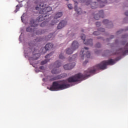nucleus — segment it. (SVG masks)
Returning <instances> with one entry per match:
<instances>
[{
    "instance_id": "obj_1",
    "label": "nucleus",
    "mask_w": 128,
    "mask_h": 128,
    "mask_svg": "<svg viewBox=\"0 0 128 128\" xmlns=\"http://www.w3.org/2000/svg\"><path fill=\"white\" fill-rule=\"evenodd\" d=\"M116 64L114 60L110 59L108 60L102 61L100 64H98L92 68H89L87 70L84 71V74L78 73L68 78V82H80L82 80H86V78L90 76V74H94L98 70H106L107 66H114Z\"/></svg>"
},
{
    "instance_id": "obj_2",
    "label": "nucleus",
    "mask_w": 128,
    "mask_h": 128,
    "mask_svg": "<svg viewBox=\"0 0 128 128\" xmlns=\"http://www.w3.org/2000/svg\"><path fill=\"white\" fill-rule=\"evenodd\" d=\"M34 4H37L36 10H38L40 14H45L48 16V12H50L52 10V7L46 6V4L41 2L40 0L35 2Z\"/></svg>"
},
{
    "instance_id": "obj_3",
    "label": "nucleus",
    "mask_w": 128,
    "mask_h": 128,
    "mask_svg": "<svg viewBox=\"0 0 128 128\" xmlns=\"http://www.w3.org/2000/svg\"><path fill=\"white\" fill-rule=\"evenodd\" d=\"M30 26L26 28V30L28 32H33L32 34V38H34L36 35L39 36L40 34H44L46 31L42 30H38L36 26H38V24L34 22V20H31L30 22Z\"/></svg>"
},
{
    "instance_id": "obj_4",
    "label": "nucleus",
    "mask_w": 128,
    "mask_h": 128,
    "mask_svg": "<svg viewBox=\"0 0 128 128\" xmlns=\"http://www.w3.org/2000/svg\"><path fill=\"white\" fill-rule=\"evenodd\" d=\"M30 26L26 28V30L28 32H33L32 34V38H34L36 35L39 36L40 34H44L46 31L42 30H38L36 26H38V24L34 22V20H31L30 22Z\"/></svg>"
},
{
    "instance_id": "obj_5",
    "label": "nucleus",
    "mask_w": 128,
    "mask_h": 128,
    "mask_svg": "<svg viewBox=\"0 0 128 128\" xmlns=\"http://www.w3.org/2000/svg\"><path fill=\"white\" fill-rule=\"evenodd\" d=\"M70 85L66 83V80H63L61 83H59L58 82H52V86L50 87V90L52 92L56 90H66L70 88Z\"/></svg>"
},
{
    "instance_id": "obj_6",
    "label": "nucleus",
    "mask_w": 128,
    "mask_h": 128,
    "mask_svg": "<svg viewBox=\"0 0 128 128\" xmlns=\"http://www.w3.org/2000/svg\"><path fill=\"white\" fill-rule=\"evenodd\" d=\"M78 42L76 41H74L72 44L71 48L66 50L67 54H72V52L78 48Z\"/></svg>"
},
{
    "instance_id": "obj_7",
    "label": "nucleus",
    "mask_w": 128,
    "mask_h": 128,
    "mask_svg": "<svg viewBox=\"0 0 128 128\" xmlns=\"http://www.w3.org/2000/svg\"><path fill=\"white\" fill-rule=\"evenodd\" d=\"M80 56L82 60L84 58H90V52H88V48L84 47L80 52Z\"/></svg>"
},
{
    "instance_id": "obj_8",
    "label": "nucleus",
    "mask_w": 128,
    "mask_h": 128,
    "mask_svg": "<svg viewBox=\"0 0 128 128\" xmlns=\"http://www.w3.org/2000/svg\"><path fill=\"white\" fill-rule=\"evenodd\" d=\"M54 48V44L52 43H48L46 44L44 47L41 48L42 50V54H46L48 50H52Z\"/></svg>"
},
{
    "instance_id": "obj_9",
    "label": "nucleus",
    "mask_w": 128,
    "mask_h": 128,
    "mask_svg": "<svg viewBox=\"0 0 128 128\" xmlns=\"http://www.w3.org/2000/svg\"><path fill=\"white\" fill-rule=\"evenodd\" d=\"M61 16H62V12H59L57 13L55 15L54 18L51 23L52 26L54 25L55 24H58V18H61Z\"/></svg>"
},
{
    "instance_id": "obj_10",
    "label": "nucleus",
    "mask_w": 128,
    "mask_h": 128,
    "mask_svg": "<svg viewBox=\"0 0 128 128\" xmlns=\"http://www.w3.org/2000/svg\"><path fill=\"white\" fill-rule=\"evenodd\" d=\"M80 38L84 40V44L90 46H92V40L90 39L86 41V35L84 34H82Z\"/></svg>"
},
{
    "instance_id": "obj_11",
    "label": "nucleus",
    "mask_w": 128,
    "mask_h": 128,
    "mask_svg": "<svg viewBox=\"0 0 128 128\" xmlns=\"http://www.w3.org/2000/svg\"><path fill=\"white\" fill-rule=\"evenodd\" d=\"M92 0H88L86 2V6H90V8L92 9L96 8H98V3L96 2H92Z\"/></svg>"
},
{
    "instance_id": "obj_12",
    "label": "nucleus",
    "mask_w": 128,
    "mask_h": 128,
    "mask_svg": "<svg viewBox=\"0 0 128 128\" xmlns=\"http://www.w3.org/2000/svg\"><path fill=\"white\" fill-rule=\"evenodd\" d=\"M54 52H52L51 53H50L49 54H47L46 56H45V60L42 61L40 62V64L42 66H44V64H46V63L48 62L50 60V58L52 56V54Z\"/></svg>"
},
{
    "instance_id": "obj_13",
    "label": "nucleus",
    "mask_w": 128,
    "mask_h": 128,
    "mask_svg": "<svg viewBox=\"0 0 128 128\" xmlns=\"http://www.w3.org/2000/svg\"><path fill=\"white\" fill-rule=\"evenodd\" d=\"M94 18L96 20H100V18H104V10H100L99 11L98 14H96L94 15Z\"/></svg>"
},
{
    "instance_id": "obj_14",
    "label": "nucleus",
    "mask_w": 128,
    "mask_h": 128,
    "mask_svg": "<svg viewBox=\"0 0 128 128\" xmlns=\"http://www.w3.org/2000/svg\"><path fill=\"white\" fill-rule=\"evenodd\" d=\"M46 16H48V15H45L44 14H41L36 18V21L34 20V22H36V24H37V26H38V22H42V20H44V18H46Z\"/></svg>"
},
{
    "instance_id": "obj_15",
    "label": "nucleus",
    "mask_w": 128,
    "mask_h": 128,
    "mask_svg": "<svg viewBox=\"0 0 128 128\" xmlns=\"http://www.w3.org/2000/svg\"><path fill=\"white\" fill-rule=\"evenodd\" d=\"M44 38H36L34 39V41H32L30 43H29V46H34L36 44L37 42H42Z\"/></svg>"
},
{
    "instance_id": "obj_16",
    "label": "nucleus",
    "mask_w": 128,
    "mask_h": 128,
    "mask_svg": "<svg viewBox=\"0 0 128 128\" xmlns=\"http://www.w3.org/2000/svg\"><path fill=\"white\" fill-rule=\"evenodd\" d=\"M74 66H76V63L72 62L69 64L64 65V70H72V68H74Z\"/></svg>"
},
{
    "instance_id": "obj_17",
    "label": "nucleus",
    "mask_w": 128,
    "mask_h": 128,
    "mask_svg": "<svg viewBox=\"0 0 128 128\" xmlns=\"http://www.w3.org/2000/svg\"><path fill=\"white\" fill-rule=\"evenodd\" d=\"M66 24H68V22L64 20H63L58 24L57 28L58 30H62V28H64V26H66Z\"/></svg>"
},
{
    "instance_id": "obj_18",
    "label": "nucleus",
    "mask_w": 128,
    "mask_h": 128,
    "mask_svg": "<svg viewBox=\"0 0 128 128\" xmlns=\"http://www.w3.org/2000/svg\"><path fill=\"white\" fill-rule=\"evenodd\" d=\"M102 22L104 24H107V28H112V23L109 22L108 20H104Z\"/></svg>"
},
{
    "instance_id": "obj_19",
    "label": "nucleus",
    "mask_w": 128,
    "mask_h": 128,
    "mask_svg": "<svg viewBox=\"0 0 128 128\" xmlns=\"http://www.w3.org/2000/svg\"><path fill=\"white\" fill-rule=\"evenodd\" d=\"M76 4H78V2H76L75 3L74 10L76 11V12H77L78 14H80L82 12V8H78V6H76Z\"/></svg>"
},
{
    "instance_id": "obj_20",
    "label": "nucleus",
    "mask_w": 128,
    "mask_h": 128,
    "mask_svg": "<svg viewBox=\"0 0 128 128\" xmlns=\"http://www.w3.org/2000/svg\"><path fill=\"white\" fill-rule=\"evenodd\" d=\"M104 32V28H100L98 31L96 32H93V34H94V36H100V32Z\"/></svg>"
},
{
    "instance_id": "obj_21",
    "label": "nucleus",
    "mask_w": 128,
    "mask_h": 128,
    "mask_svg": "<svg viewBox=\"0 0 128 128\" xmlns=\"http://www.w3.org/2000/svg\"><path fill=\"white\" fill-rule=\"evenodd\" d=\"M97 1L98 2H99L100 4V8H104L105 4H108V2H106V0L103 2V1H100V0H97Z\"/></svg>"
},
{
    "instance_id": "obj_22",
    "label": "nucleus",
    "mask_w": 128,
    "mask_h": 128,
    "mask_svg": "<svg viewBox=\"0 0 128 128\" xmlns=\"http://www.w3.org/2000/svg\"><path fill=\"white\" fill-rule=\"evenodd\" d=\"M40 54H34L33 55V56L31 58V60H38L40 56Z\"/></svg>"
},
{
    "instance_id": "obj_23",
    "label": "nucleus",
    "mask_w": 128,
    "mask_h": 128,
    "mask_svg": "<svg viewBox=\"0 0 128 128\" xmlns=\"http://www.w3.org/2000/svg\"><path fill=\"white\" fill-rule=\"evenodd\" d=\"M60 70L56 68H54L52 70V74H60Z\"/></svg>"
},
{
    "instance_id": "obj_24",
    "label": "nucleus",
    "mask_w": 128,
    "mask_h": 128,
    "mask_svg": "<svg viewBox=\"0 0 128 128\" xmlns=\"http://www.w3.org/2000/svg\"><path fill=\"white\" fill-rule=\"evenodd\" d=\"M54 66L56 68H60V66H62V63L60 62V61L58 60L54 62Z\"/></svg>"
},
{
    "instance_id": "obj_25",
    "label": "nucleus",
    "mask_w": 128,
    "mask_h": 128,
    "mask_svg": "<svg viewBox=\"0 0 128 128\" xmlns=\"http://www.w3.org/2000/svg\"><path fill=\"white\" fill-rule=\"evenodd\" d=\"M46 26V22H44L40 24V26L41 28H44Z\"/></svg>"
},
{
    "instance_id": "obj_26",
    "label": "nucleus",
    "mask_w": 128,
    "mask_h": 128,
    "mask_svg": "<svg viewBox=\"0 0 128 128\" xmlns=\"http://www.w3.org/2000/svg\"><path fill=\"white\" fill-rule=\"evenodd\" d=\"M59 58H60V60H64V54H60L59 55Z\"/></svg>"
},
{
    "instance_id": "obj_27",
    "label": "nucleus",
    "mask_w": 128,
    "mask_h": 128,
    "mask_svg": "<svg viewBox=\"0 0 128 128\" xmlns=\"http://www.w3.org/2000/svg\"><path fill=\"white\" fill-rule=\"evenodd\" d=\"M18 10H20V6H18V5H17L16 6V9L15 10V12H18Z\"/></svg>"
},
{
    "instance_id": "obj_28",
    "label": "nucleus",
    "mask_w": 128,
    "mask_h": 128,
    "mask_svg": "<svg viewBox=\"0 0 128 128\" xmlns=\"http://www.w3.org/2000/svg\"><path fill=\"white\" fill-rule=\"evenodd\" d=\"M68 6L69 10H72V6L71 4H68Z\"/></svg>"
},
{
    "instance_id": "obj_29",
    "label": "nucleus",
    "mask_w": 128,
    "mask_h": 128,
    "mask_svg": "<svg viewBox=\"0 0 128 128\" xmlns=\"http://www.w3.org/2000/svg\"><path fill=\"white\" fill-rule=\"evenodd\" d=\"M96 26H97V28H99V26H100V22H96Z\"/></svg>"
},
{
    "instance_id": "obj_30",
    "label": "nucleus",
    "mask_w": 128,
    "mask_h": 128,
    "mask_svg": "<svg viewBox=\"0 0 128 128\" xmlns=\"http://www.w3.org/2000/svg\"><path fill=\"white\" fill-rule=\"evenodd\" d=\"M96 48H100V44L97 43L96 46Z\"/></svg>"
},
{
    "instance_id": "obj_31",
    "label": "nucleus",
    "mask_w": 128,
    "mask_h": 128,
    "mask_svg": "<svg viewBox=\"0 0 128 128\" xmlns=\"http://www.w3.org/2000/svg\"><path fill=\"white\" fill-rule=\"evenodd\" d=\"M24 14H23L21 16V20H22V22H24Z\"/></svg>"
},
{
    "instance_id": "obj_32",
    "label": "nucleus",
    "mask_w": 128,
    "mask_h": 128,
    "mask_svg": "<svg viewBox=\"0 0 128 128\" xmlns=\"http://www.w3.org/2000/svg\"><path fill=\"white\" fill-rule=\"evenodd\" d=\"M52 34H50L48 36V40H50V38H52Z\"/></svg>"
},
{
    "instance_id": "obj_33",
    "label": "nucleus",
    "mask_w": 128,
    "mask_h": 128,
    "mask_svg": "<svg viewBox=\"0 0 128 128\" xmlns=\"http://www.w3.org/2000/svg\"><path fill=\"white\" fill-rule=\"evenodd\" d=\"M88 61L86 60L85 62L83 63V64H88Z\"/></svg>"
},
{
    "instance_id": "obj_34",
    "label": "nucleus",
    "mask_w": 128,
    "mask_h": 128,
    "mask_svg": "<svg viewBox=\"0 0 128 128\" xmlns=\"http://www.w3.org/2000/svg\"><path fill=\"white\" fill-rule=\"evenodd\" d=\"M44 66H40V70H44Z\"/></svg>"
},
{
    "instance_id": "obj_35",
    "label": "nucleus",
    "mask_w": 128,
    "mask_h": 128,
    "mask_svg": "<svg viewBox=\"0 0 128 128\" xmlns=\"http://www.w3.org/2000/svg\"><path fill=\"white\" fill-rule=\"evenodd\" d=\"M125 16H128V11L125 12Z\"/></svg>"
},
{
    "instance_id": "obj_36",
    "label": "nucleus",
    "mask_w": 128,
    "mask_h": 128,
    "mask_svg": "<svg viewBox=\"0 0 128 128\" xmlns=\"http://www.w3.org/2000/svg\"><path fill=\"white\" fill-rule=\"evenodd\" d=\"M54 80H58V78L56 77H55L53 78Z\"/></svg>"
},
{
    "instance_id": "obj_37",
    "label": "nucleus",
    "mask_w": 128,
    "mask_h": 128,
    "mask_svg": "<svg viewBox=\"0 0 128 128\" xmlns=\"http://www.w3.org/2000/svg\"><path fill=\"white\" fill-rule=\"evenodd\" d=\"M114 38V36H111L110 38Z\"/></svg>"
},
{
    "instance_id": "obj_38",
    "label": "nucleus",
    "mask_w": 128,
    "mask_h": 128,
    "mask_svg": "<svg viewBox=\"0 0 128 128\" xmlns=\"http://www.w3.org/2000/svg\"><path fill=\"white\" fill-rule=\"evenodd\" d=\"M120 31H118V32H117V34H120Z\"/></svg>"
},
{
    "instance_id": "obj_39",
    "label": "nucleus",
    "mask_w": 128,
    "mask_h": 128,
    "mask_svg": "<svg viewBox=\"0 0 128 128\" xmlns=\"http://www.w3.org/2000/svg\"><path fill=\"white\" fill-rule=\"evenodd\" d=\"M76 56V54L73 55L72 58H74V56Z\"/></svg>"
},
{
    "instance_id": "obj_40",
    "label": "nucleus",
    "mask_w": 128,
    "mask_h": 128,
    "mask_svg": "<svg viewBox=\"0 0 128 128\" xmlns=\"http://www.w3.org/2000/svg\"><path fill=\"white\" fill-rule=\"evenodd\" d=\"M98 40L100 38V37H98Z\"/></svg>"
},
{
    "instance_id": "obj_41",
    "label": "nucleus",
    "mask_w": 128,
    "mask_h": 128,
    "mask_svg": "<svg viewBox=\"0 0 128 128\" xmlns=\"http://www.w3.org/2000/svg\"><path fill=\"white\" fill-rule=\"evenodd\" d=\"M96 54H98V52H96Z\"/></svg>"
},
{
    "instance_id": "obj_42",
    "label": "nucleus",
    "mask_w": 128,
    "mask_h": 128,
    "mask_svg": "<svg viewBox=\"0 0 128 128\" xmlns=\"http://www.w3.org/2000/svg\"><path fill=\"white\" fill-rule=\"evenodd\" d=\"M66 0L67 2L68 1V0Z\"/></svg>"
},
{
    "instance_id": "obj_43",
    "label": "nucleus",
    "mask_w": 128,
    "mask_h": 128,
    "mask_svg": "<svg viewBox=\"0 0 128 128\" xmlns=\"http://www.w3.org/2000/svg\"><path fill=\"white\" fill-rule=\"evenodd\" d=\"M82 32H84V30H82Z\"/></svg>"
},
{
    "instance_id": "obj_44",
    "label": "nucleus",
    "mask_w": 128,
    "mask_h": 128,
    "mask_svg": "<svg viewBox=\"0 0 128 128\" xmlns=\"http://www.w3.org/2000/svg\"><path fill=\"white\" fill-rule=\"evenodd\" d=\"M108 40V39H107V41Z\"/></svg>"
}]
</instances>
